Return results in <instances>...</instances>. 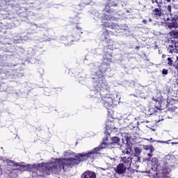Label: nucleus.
I'll return each mask as SVG.
<instances>
[{
  "label": "nucleus",
  "mask_w": 178,
  "mask_h": 178,
  "mask_svg": "<svg viewBox=\"0 0 178 178\" xmlns=\"http://www.w3.org/2000/svg\"><path fill=\"white\" fill-rule=\"evenodd\" d=\"M80 19H81V17H78L77 18H74V19H71L72 20V22L74 24H76L75 29H74L73 34H76V30H78L79 35L83 34V26L79 25V20H80Z\"/></svg>",
  "instance_id": "12"
},
{
  "label": "nucleus",
  "mask_w": 178,
  "mask_h": 178,
  "mask_svg": "<svg viewBox=\"0 0 178 178\" xmlns=\"http://www.w3.org/2000/svg\"><path fill=\"white\" fill-rule=\"evenodd\" d=\"M102 26L103 27H107L108 29H115L116 27V24L115 23H109L108 22H104V24H102Z\"/></svg>",
  "instance_id": "24"
},
{
  "label": "nucleus",
  "mask_w": 178,
  "mask_h": 178,
  "mask_svg": "<svg viewBox=\"0 0 178 178\" xmlns=\"http://www.w3.org/2000/svg\"><path fill=\"white\" fill-rule=\"evenodd\" d=\"M101 169H102V170H105V169H104V168H101Z\"/></svg>",
  "instance_id": "51"
},
{
  "label": "nucleus",
  "mask_w": 178,
  "mask_h": 178,
  "mask_svg": "<svg viewBox=\"0 0 178 178\" xmlns=\"http://www.w3.org/2000/svg\"><path fill=\"white\" fill-rule=\"evenodd\" d=\"M170 173V168H169L168 165L166 168L161 170V175H163L168 176V175H169Z\"/></svg>",
  "instance_id": "29"
},
{
  "label": "nucleus",
  "mask_w": 178,
  "mask_h": 178,
  "mask_svg": "<svg viewBox=\"0 0 178 178\" xmlns=\"http://www.w3.org/2000/svg\"><path fill=\"white\" fill-rule=\"evenodd\" d=\"M166 112H175V108L173 107H169L167 110Z\"/></svg>",
  "instance_id": "38"
},
{
  "label": "nucleus",
  "mask_w": 178,
  "mask_h": 178,
  "mask_svg": "<svg viewBox=\"0 0 178 178\" xmlns=\"http://www.w3.org/2000/svg\"><path fill=\"white\" fill-rule=\"evenodd\" d=\"M120 149H121V151H122L123 155H130V154H131V152H133V149H123V147H120Z\"/></svg>",
  "instance_id": "30"
},
{
  "label": "nucleus",
  "mask_w": 178,
  "mask_h": 178,
  "mask_svg": "<svg viewBox=\"0 0 178 178\" xmlns=\"http://www.w3.org/2000/svg\"><path fill=\"white\" fill-rule=\"evenodd\" d=\"M149 22L150 23H152V19L149 18Z\"/></svg>",
  "instance_id": "45"
},
{
  "label": "nucleus",
  "mask_w": 178,
  "mask_h": 178,
  "mask_svg": "<svg viewBox=\"0 0 178 178\" xmlns=\"http://www.w3.org/2000/svg\"><path fill=\"white\" fill-rule=\"evenodd\" d=\"M110 87L104 79L101 82H99L96 85V90H92V97L96 98L97 99H101V95H108L111 93Z\"/></svg>",
  "instance_id": "3"
},
{
  "label": "nucleus",
  "mask_w": 178,
  "mask_h": 178,
  "mask_svg": "<svg viewBox=\"0 0 178 178\" xmlns=\"http://www.w3.org/2000/svg\"><path fill=\"white\" fill-rule=\"evenodd\" d=\"M81 3L82 5H83V7L86 6V5H90V3H91V0H81Z\"/></svg>",
  "instance_id": "34"
},
{
  "label": "nucleus",
  "mask_w": 178,
  "mask_h": 178,
  "mask_svg": "<svg viewBox=\"0 0 178 178\" xmlns=\"http://www.w3.org/2000/svg\"><path fill=\"white\" fill-rule=\"evenodd\" d=\"M83 8H84V5H83L82 3L75 6L71 14L72 16L70 19H77V17H81V13H80L79 12L83 10ZM77 15H79V17H77Z\"/></svg>",
  "instance_id": "10"
},
{
  "label": "nucleus",
  "mask_w": 178,
  "mask_h": 178,
  "mask_svg": "<svg viewBox=\"0 0 178 178\" xmlns=\"http://www.w3.org/2000/svg\"><path fill=\"white\" fill-rule=\"evenodd\" d=\"M113 51V49L112 47L108 48V46H104V56L103 59L106 62H108V63H112V54Z\"/></svg>",
  "instance_id": "9"
},
{
  "label": "nucleus",
  "mask_w": 178,
  "mask_h": 178,
  "mask_svg": "<svg viewBox=\"0 0 178 178\" xmlns=\"http://www.w3.org/2000/svg\"><path fill=\"white\" fill-rule=\"evenodd\" d=\"M167 2H170V0H166Z\"/></svg>",
  "instance_id": "47"
},
{
  "label": "nucleus",
  "mask_w": 178,
  "mask_h": 178,
  "mask_svg": "<svg viewBox=\"0 0 178 178\" xmlns=\"http://www.w3.org/2000/svg\"><path fill=\"white\" fill-rule=\"evenodd\" d=\"M0 159H1V161H2V157L0 156Z\"/></svg>",
  "instance_id": "50"
},
{
  "label": "nucleus",
  "mask_w": 178,
  "mask_h": 178,
  "mask_svg": "<svg viewBox=\"0 0 178 178\" xmlns=\"http://www.w3.org/2000/svg\"><path fill=\"white\" fill-rule=\"evenodd\" d=\"M108 37H109V31H108V29H105L102 34V38H104L103 42H105L106 44L104 47H108V48L113 49V40H111Z\"/></svg>",
  "instance_id": "8"
},
{
  "label": "nucleus",
  "mask_w": 178,
  "mask_h": 178,
  "mask_svg": "<svg viewBox=\"0 0 178 178\" xmlns=\"http://www.w3.org/2000/svg\"><path fill=\"white\" fill-rule=\"evenodd\" d=\"M131 163H133V159L130 156H123L120 159V164L128 169L129 172H131Z\"/></svg>",
  "instance_id": "7"
},
{
  "label": "nucleus",
  "mask_w": 178,
  "mask_h": 178,
  "mask_svg": "<svg viewBox=\"0 0 178 178\" xmlns=\"http://www.w3.org/2000/svg\"><path fill=\"white\" fill-rule=\"evenodd\" d=\"M111 63L104 60V62L101 63L100 66H99L98 72H100V73L104 74L105 72H106V70H108L109 66H111Z\"/></svg>",
  "instance_id": "16"
},
{
  "label": "nucleus",
  "mask_w": 178,
  "mask_h": 178,
  "mask_svg": "<svg viewBox=\"0 0 178 178\" xmlns=\"http://www.w3.org/2000/svg\"><path fill=\"white\" fill-rule=\"evenodd\" d=\"M127 177H130V176H131V175L127 174Z\"/></svg>",
  "instance_id": "46"
},
{
  "label": "nucleus",
  "mask_w": 178,
  "mask_h": 178,
  "mask_svg": "<svg viewBox=\"0 0 178 178\" xmlns=\"http://www.w3.org/2000/svg\"><path fill=\"white\" fill-rule=\"evenodd\" d=\"M166 167H168V162L165 161H159L157 167L156 168V170H161L163 169H165V168Z\"/></svg>",
  "instance_id": "21"
},
{
  "label": "nucleus",
  "mask_w": 178,
  "mask_h": 178,
  "mask_svg": "<svg viewBox=\"0 0 178 178\" xmlns=\"http://www.w3.org/2000/svg\"><path fill=\"white\" fill-rule=\"evenodd\" d=\"M65 159H56L55 161L49 163H42L38 164H26L23 165V163H17L13 161H8L9 163H14L16 168L19 166L17 169H13V170H19V172H31V169H37L42 173H46V175H51V173H58L60 172L62 169L65 170L66 168V163H65Z\"/></svg>",
  "instance_id": "2"
},
{
  "label": "nucleus",
  "mask_w": 178,
  "mask_h": 178,
  "mask_svg": "<svg viewBox=\"0 0 178 178\" xmlns=\"http://www.w3.org/2000/svg\"><path fill=\"white\" fill-rule=\"evenodd\" d=\"M152 162V166L154 168V169H156L158 164L159 163V161H158L157 158H153L151 160Z\"/></svg>",
  "instance_id": "27"
},
{
  "label": "nucleus",
  "mask_w": 178,
  "mask_h": 178,
  "mask_svg": "<svg viewBox=\"0 0 178 178\" xmlns=\"http://www.w3.org/2000/svg\"><path fill=\"white\" fill-rule=\"evenodd\" d=\"M169 20H172L174 22H176L177 26H178V15L176 14H170V17L167 18V22H169Z\"/></svg>",
  "instance_id": "25"
},
{
  "label": "nucleus",
  "mask_w": 178,
  "mask_h": 178,
  "mask_svg": "<svg viewBox=\"0 0 178 178\" xmlns=\"http://www.w3.org/2000/svg\"><path fill=\"white\" fill-rule=\"evenodd\" d=\"M90 77L92 79H93V83L95 84H98L99 83L104 81V79H105V75L102 74L101 72H92L90 74Z\"/></svg>",
  "instance_id": "6"
},
{
  "label": "nucleus",
  "mask_w": 178,
  "mask_h": 178,
  "mask_svg": "<svg viewBox=\"0 0 178 178\" xmlns=\"http://www.w3.org/2000/svg\"><path fill=\"white\" fill-rule=\"evenodd\" d=\"M168 73H169V70L168 69H163L162 74H165V76H166L168 75Z\"/></svg>",
  "instance_id": "36"
},
{
  "label": "nucleus",
  "mask_w": 178,
  "mask_h": 178,
  "mask_svg": "<svg viewBox=\"0 0 178 178\" xmlns=\"http://www.w3.org/2000/svg\"><path fill=\"white\" fill-rule=\"evenodd\" d=\"M146 140H147V141H150V143H155V141H156L157 143H161V144H169V143H168L167 141L155 140L152 138H151L150 139H146Z\"/></svg>",
  "instance_id": "33"
},
{
  "label": "nucleus",
  "mask_w": 178,
  "mask_h": 178,
  "mask_svg": "<svg viewBox=\"0 0 178 178\" xmlns=\"http://www.w3.org/2000/svg\"><path fill=\"white\" fill-rule=\"evenodd\" d=\"M102 103L106 109H111L113 105V99L111 97V93L108 95H101Z\"/></svg>",
  "instance_id": "5"
},
{
  "label": "nucleus",
  "mask_w": 178,
  "mask_h": 178,
  "mask_svg": "<svg viewBox=\"0 0 178 178\" xmlns=\"http://www.w3.org/2000/svg\"><path fill=\"white\" fill-rule=\"evenodd\" d=\"M101 19H102V21L107 20L108 22H111V20H116V17L105 13L102 15Z\"/></svg>",
  "instance_id": "23"
},
{
  "label": "nucleus",
  "mask_w": 178,
  "mask_h": 178,
  "mask_svg": "<svg viewBox=\"0 0 178 178\" xmlns=\"http://www.w3.org/2000/svg\"><path fill=\"white\" fill-rule=\"evenodd\" d=\"M12 160L6 159V162L8 163V166H16L14 163H9Z\"/></svg>",
  "instance_id": "35"
},
{
  "label": "nucleus",
  "mask_w": 178,
  "mask_h": 178,
  "mask_svg": "<svg viewBox=\"0 0 178 178\" xmlns=\"http://www.w3.org/2000/svg\"><path fill=\"white\" fill-rule=\"evenodd\" d=\"M144 149H145L146 151H149V153L147 154V156L151 157L154 156V154L152 153L154 152V151H155V148L152 145L145 146Z\"/></svg>",
  "instance_id": "22"
},
{
  "label": "nucleus",
  "mask_w": 178,
  "mask_h": 178,
  "mask_svg": "<svg viewBox=\"0 0 178 178\" xmlns=\"http://www.w3.org/2000/svg\"><path fill=\"white\" fill-rule=\"evenodd\" d=\"M135 49H140V47H139V46H136V47H135Z\"/></svg>",
  "instance_id": "44"
},
{
  "label": "nucleus",
  "mask_w": 178,
  "mask_h": 178,
  "mask_svg": "<svg viewBox=\"0 0 178 178\" xmlns=\"http://www.w3.org/2000/svg\"><path fill=\"white\" fill-rule=\"evenodd\" d=\"M6 3H10V2H13V0H4Z\"/></svg>",
  "instance_id": "41"
},
{
  "label": "nucleus",
  "mask_w": 178,
  "mask_h": 178,
  "mask_svg": "<svg viewBox=\"0 0 178 178\" xmlns=\"http://www.w3.org/2000/svg\"><path fill=\"white\" fill-rule=\"evenodd\" d=\"M142 23H143V24H147V23H148V22L147 20H145V19H143L142 21Z\"/></svg>",
  "instance_id": "42"
},
{
  "label": "nucleus",
  "mask_w": 178,
  "mask_h": 178,
  "mask_svg": "<svg viewBox=\"0 0 178 178\" xmlns=\"http://www.w3.org/2000/svg\"><path fill=\"white\" fill-rule=\"evenodd\" d=\"M81 178H97V174L93 171L87 170L81 175Z\"/></svg>",
  "instance_id": "18"
},
{
  "label": "nucleus",
  "mask_w": 178,
  "mask_h": 178,
  "mask_svg": "<svg viewBox=\"0 0 178 178\" xmlns=\"http://www.w3.org/2000/svg\"><path fill=\"white\" fill-rule=\"evenodd\" d=\"M111 142H108L109 145H120V138L118 136L111 138Z\"/></svg>",
  "instance_id": "20"
},
{
  "label": "nucleus",
  "mask_w": 178,
  "mask_h": 178,
  "mask_svg": "<svg viewBox=\"0 0 178 178\" xmlns=\"http://www.w3.org/2000/svg\"><path fill=\"white\" fill-rule=\"evenodd\" d=\"M158 6L159 8L152 10V15L154 16V17H156V19H159V17H161L162 15H163L162 8H161L162 6L161 5Z\"/></svg>",
  "instance_id": "15"
},
{
  "label": "nucleus",
  "mask_w": 178,
  "mask_h": 178,
  "mask_svg": "<svg viewBox=\"0 0 178 178\" xmlns=\"http://www.w3.org/2000/svg\"><path fill=\"white\" fill-rule=\"evenodd\" d=\"M170 34L171 37H172L173 38H178V31L177 30L171 31L170 32Z\"/></svg>",
  "instance_id": "32"
},
{
  "label": "nucleus",
  "mask_w": 178,
  "mask_h": 178,
  "mask_svg": "<svg viewBox=\"0 0 178 178\" xmlns=\"http://www.w3.org/2000/svg\"><path fill=\"white\" fill-rule=\"evenodd\" d=\"M168 26L169 29H172L174 27H178L177 22H176V21H175V20H172V22H168Z\"/></svg>",
  "instance_id": "31"
},
{
  "label": "nucleus",
  "mask_w": 178,
  "mask_h": 178,
  "mask_svg": "<svg viewBox=\"0 0 178 178\" xmlns=\"http://www.w3.org/2000/svg\"><path fill=\"white\" fill-rule=\"evenodd\" d=\"M61 40H62V42L63 44H64L65 46H69V45H72V43L74 41H76V40H77V38H73V35H69V36H62L61 37Z\"/></svg>",
  "instance_id": "13"
},
{
  "label": "nucleus",
  "mask_w": 178,
  "mask_h": 178,
  "mask_svg": "<svg viewBox=\"0 0 178 178\" xmlns=\"http://www.w3.org/2000/svg\"><path fill=\"white\" fill-rule=\"evenodd\" d=\"M114 172L117 173V175H125L126 172L129 170L128 168H126L124 165H122V164L119 163L116 168H114Z\"/></svg>",
  "instance_id": "14"
},
{
  "label": "nucleus",
  "mask_w": 178,
  "mask_h": 178,
  "mask_svg": "<svg viewBox=\"0 0 178 178\" xmlns=\"http://www.w3.org/2000/svg\"><path fill=\"white\" fill-rule=\"evenodd\" d=\"M146 60L149 61V59L147 58V59H146Z\"/></svg>",
  "instance_id": "49"
},
{
  "label": "nucleus",
  "mask_w": 178,
  "mask_h": 178,
  "mask_svg": "<svg viewBox=\"0 0 178 178\" xmlns=\"http://www.w3.org/2000/svg\"><path fill=\"white\" fill-rule=\"evenodd\" d=\"M103 12H106V13H116L117 10L111 8L108 3H106L105 6L103 9Z\"/></svg>",
  "instance_id": "19"
},
{
  "label": "nucleus",
  "mask_w": 178,
  "mask_h": 178,
  "mask_svg": "<svg viewBox=\"0 0 178 178\" xmlns=\"http://www.w3.org/2000/svg\"><path fill=\"white\" fill-rule=\"evenodd\" d=\"M165 63H167L168 66L170 67H175L178 70V56H172L171 57H168L165 60Z\"/></svg>",
  "instance_id": "11"
},
{
  "label": "nucleus",
  "mask_w": 178,
  "mask_h": 178,
  "mask_svg": "<svg viewBox=\"0 0 178 178\" xmlns=\"http://www.w3.org/2000/svg\"><path fill=\"white\" fill-rule=\"evenodd\" d=\"M141 152H143V149L139 147H135L134 149V156L140 157V155H141Z\"/></svg>",
  "instance_id": "26"
},
{
  "label": "nucleus",
  "mask_w": 178,
  "mask_h": 178,
  "mask_svg": "<svg viewBox=\"0 0 178 178\" xmlns=\"http://www.w3.org/2000/svg\"><path fill=\"white\" fill-rule=\"evenodd\" d=\"M106 3L114 9H116L117 12L120 8V1L119 0H107Z\"/></svg>",
  "instance_id": "17"
},
{
  "label": "nucleus",
  "mask_w": 178,
  "mask_h": 178,
  "mask_svg": "<svg viewBox=\"0 0 178 178\" xmlns=\"http://www.w3.org/2000/svg\"><path fill=\"white\" fill-rule=\"evenodd\" d=\"M156 47V48H158V45H156V46H155Z\"/></svg>",
  "instance_id": "52"
},
{
  "label": "nucleus",
  "mask_w": 178,
  "mask_h": 178,
  "mask_svg": "<svg viewBox=\"0 0 178 178\" xmlns=\"http://www.w3.org/2000/svg\"><path fill=\"white\" fill-rule=\"evenodd\" d=\"M159 178H170V177H169L168 175H163L161 174Z\"/></svg>",
  "instance_id": "39"
},
{
  "label": "nucleus",
  "mask_w": 178,
  "mask_h": 178,
  "mask_svg": "<svg viewBox=\"0 0 178 178\" xmlns=\"http://www.w3.org/2000/svg\"><path fill=\"white\" fill-rule=\"evenodd\" d=\"M120 147H123V149H130L131 151V145L129 143L128 139H127V143L122 145Z\"/></svg>",
  "instance_id": "28"
},
{
  "label": "nucleus",
  "mask_w": 178,
  "mask_h": 178,
  "mask_svg": "<svg viewBox=\"0 0 178 178\" xmlns=\"http://www.w3.org/2000/svg\"><path fill=\"white\" fill-rule=\"evenodd\" d=\"M162 58H163V59H165V58H166V55H165V54H163V55H162Z\"/></svg>",
  "instance_id": "43"
},
{
  "label": "nucleus",
  "mask_w": 178,
  "mask_h": 178,
  "mask_svg": "<svg viewBox=\"0 0 178 178\" xmlns=\"http://www.w3.org/2000/svg\"><path fill=\"white\" fill-rule=\"evenodd\" d=\"M152 99L156 102L154 110L155 113H157L158 111H163V109H166V108H168V104H169L168 101H159V99H155V97H152Z\"/></svg>",
  "instance_id": "4"
},
{
  "label": "nucleus",
  "mask_w": 178,
  "mask_h": 178,
  "mask_svg": "<svg viewBox=\"0 0 178 178\" xmlns=\"http://www.w3.org/2000/svg\"><path fill=\"white\" fill-rule=\"evenodd\" d=\"M167 10L169 12L170 15H172V6L168 5L167 7Z\"/></svg>",
  "instance_id": "37"
},
{
  "label": "nucleus",
  "mask_w": 178,
  "mask_h": 178,
  "mask_svg": "<svg viewBox=\"0 0 178 178\" xmlns=\"http://www.w3.org/2000/svg\"><path fill=\"white\" fill-rule=\"evenodd\" d=\"M58 90H59L60 91H62V89H61V88H58Z\"/></svg>",
  "instance_id": "48"
},
{
  "label": "nucleus",
  "mask_w": 178,
  "mask_h": 178,
  "mask_svg": "<svg viewBox=\"0 0 178 178\" xmlns=\"http://www.w3.org/2000/svg\"><path fill=\"white\" fill-rule=\"evenodd\" d=\"M115 129H116V127L112 124L106 125L104 134H106V137L103 138V142L98 147L93 148L88 152L79 153L75 156V158H64V163H65L66 168H73V166L79 165L80 162H84L88 161V159H90V161L95 159L97 154H99L101 150L109 145L107 143L108 141V138L111 137V133Z\"/></svg>",
  "instance_id": "1"
},
{
  "label": "nucleus",
  "mask_w": 178,
  "mask_h": 178,
  "mask_svg": "<svg viewBox=\"0 0 178 178\" xmlns=\"http://www.w3.org/2000/svg\"><path fill=\"white\" fill-rule=\"evenodd\" d=\"M151 1H152V3H157V5H158V6H159V5H160L159 4V2H158V0H151Z\"/></svg>",
  "instance_id": "40"
}]
</instances>
